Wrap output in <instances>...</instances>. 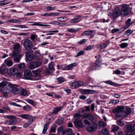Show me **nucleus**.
Wrapping results in <instances>:
<instances>
[{
    "label": "nucleus",
    "mask_w": 135,
    "mask_h": 135,
    "mask_svg": "<svg viewBox=\"0 0 135 135\" xmlns=\"http://www.w3.org/2000/svg\"><path fill=\"white\" fill-rule=\"evenodd\" d=\"M121 8L120 10L118 8H115L114 10L113 16L114 18H116L119 15L123 17L127 16L130 12V7L127 4H124L121 5Z\"/></svg>",
    "instance_id": "obj_1"
},
{
    "label": "nucleus",
    "mask_w": 135,
    "mask_h": 135,
    "mask_svg": "<svg viewBox=\"0 0 135 135\" xmlns=\"http://www.w3.org/2000/svg\"><path fill=\"white\" fill-rule=\"evenodd\" d=\"M124 109V107L119 106L113 110L112 112L115 114L116 118L117 119H122L124 118V116L123 114Z\"/></svg>",
    "instance_id": "obj_2"
},
{
    "label": "nucleus",
    "mask_w": 135,
    "mask_h": 135,
    "mask_svg": "<svg viewBox=\"0 0 135 135\" xmlns=\"http://www.w3.org/2000/svg\"><path fill=\"white\" fill-rule=\"evenodd\" d=\"M23 41L22 44L25 48L27 50H31L33 47V43L30 40L28 39H26L23 40L21 42Z\"/></svg>",
    "instance_id": "obj_3"
},
{
    "label": "nucleus",
    "mask_w": 135,
    "mask_h": 135,
    "mask_svg": "<svg viewBox=\"0 0 135 135\" xmlns=\"http://www.w3.org/2000/svg\"><path fill=\"white\" fill-rule=\"evenodd\" d=\"M8 86L12 89V92L13 94H16L19 93L20 90L17 85L13 84L12 83H9Z\"/></svg>",
    "instance_id": "obj_4"
},
{
    "label": "nucleus",
    "mask_w": 135,
    "mask_h": 135,
    "mask_svg": "<svg viewBox=\"0 0 135 135\" xmlns=\"http://www.w3.org/2000/svg\"><path fill=\"white\" fill-rule=\"evenodd\" d=\"M83 122L82 119H76L74 122V124L76 127L82 128L85 127Z\"/></svg>",
    "instance_id": "obj_5"
},
{
    "label": "nucleus",
    "mask_w": 135,
    "mask_h": 135,
    "mask_svg": "<svg viewBox=\"0 0 135 135\" xmlns=\"http://www.w3.org/2000/svg\"><path fill=\"white\" fill-rule=\"evenodd\" d=\"M24 76L25 78L26 79L35 80L34 78V76H33L32 73L29 70L26 71L24 73Z\"/></svg>",
    "instance_id": "obj_6"
},
{
    "label": "nucleus",
    "mask_w": 135,
    "mask_h": 135,
    "mask_svg": "<svg viewBox=\"0 0 135 135\" xmlns=\"http://www.w3.org/2000/svg\"><path fill=\"white\" fill-rule=\"evenodd\" d=\"M21 45L19 43L15 44L13 46V55L16 54H19L21 51L20 49Z\"/></svg>",
    "instance_id": "obj_7"
},
{
    "label": "nucleus",
    "mask_w": 135,
    "mask_h": 135,
    "mask_svg": "<svg viewBox=\"0 0 135 135\" xmlns=\"http://www.w3.org/2000/svg\"><path fill=\"white\" fill-rule=\"evenodd\" d=\"M97 128V125L95 123H94L91 126H87L86 127V129L88 132H92L96 131Z\"/></svg>",
    "instance_id": "obj_8"
},
{
    "label": "nucleus",
    "mask_w": 135,
    "mask_h": 135,
    "mask_svg": "<svg viewBox=\"0 0 135 135\" xmlns=\"http://www.w3.org/2000/svg\"><path fill=\"white\" fill-rule=\"evenodd\" d=\"M8 87L7 86L5 88H3L1 90L3 93V95L4 97H8V94L11 92V90L10 88H8Z\"/></svg>",
    "instance_id": "obj_9"
},
{
    "label": "nucleus",
    "mask_w": 135,
    "mask_h": 135,
    "mask_svg": "<svg viewBox=\"0 0 135 135\" xmlns=\"http://www.w3.org/2000/svg\"><path fill=\"white\" fill-rule=\"evenodd\" d=\"M11 56L13 58V61L15 62L16 63H19L20 62V60L22 57L21 55L19 54H12Z\"/></svg>",
    "instance_id": "obj_10"
},
{
    "label": "nucleus",
    "mask_w": 135,
    "mask_h": 135,
    "mask_svg": "<svg viewBox=\"0 0 135 135\" xmlns=\"http://www.w3.org/2000/svg\"><path fill=\"white\" fill-rule=\"evenodd\" d=\"M101 61L99 59H98L96 61L95 63L92 64L91 66L92 69L95 70L96 68L100 67L101 64Z\"/></svg>",
    "instance_id": "obj_11"
},
{
    "label": "nucleus",
    "mask_w": 135,
    "mask_h": 135,
    "mask_svg": "<svg viewBox=\"0 0 135 135\" xmlns=\"http://www.w3.org/2000/svg\"><path fill=\"white\" fill-rule=\"evenodd\" d=\"M96 92V91L94 90L84 89L81 91V93L83 94H91L95 93Z\"/></svg>",
    "instance_id": "obj_12"
},
{
    "label": "nucleus",
    "mask_w": 135,
    "mask_h": 135,
    "mask_svg": "<svg viewBox=\"0 0 135 135\" xmlns=\"http://www.w3.org/2000/svg\"><path fill=\"white\" fill-rule=\"evenodd\" d=\"M26 56L27 59L28 61L32 60L34 58L33 55L30 52H26Z\"/></svg>",
    "instance_id": "obj_13"
},
{
    "label": "nucleus",
    "mask_w": 135,
    "mask_h": 135,
    "mask_svg": "<svg viewBox=\"0 0 135 135\" xmlns=\"http://www.w3.org/2000/svg\"><path fill=\"white\" fill-rule=\"evenodd\" d=\"M4 63L8 67L12 66L13 64V61L9 59H5L4 61Z\"/></svg>",
    "instance_id": "obj_14"
},
{
    "label": "nucleus",
    "mask_w": 135,
    "mask_h": 135,
    "mask_svg": "<svg viewBox=\"0 0 135 135\" xmlns=\"http://www.w3.org/2000/svg\"><path fill=\"white\" fill-rule=\"evenodd\" d=\"M20 117L23 118L27 119H30L33 121V117L32 116L28 114H22Z\"/></svg>",
    "instance_id": "obj_15"
},
{
    "label": "nucleus",
    "mask_w": 135,
    "mask_h": 135,
    "mask_svg": "<svg viewBox=\"0 0 135 135\" xmlns=\"http://www.w3.org/2000/svg\"><path fill=\"white\" fill-rule=\"evenodd\" d=\"M28 23H33L31 24V25L32 26H49V25H48L42 24L40 22H33L32 21H30L28 22Z\"/></svg>",
    "instance_id": "obj_16"
},
{
    "label": "nucleus",
    "mask_w": 135,
    "mask_h": 135,
    "mask_svg": "<svg viewBox=\"0 0 135 135\" xmlns=\"http://www.w3.org/2000/svg\"><path fill=\"white\" fill-rule=\"evenodd\" d=\"M83 118H88L91 121H93L94 118V116L89 113H88L86 115L84 116Z\"/></svg>",
    "instance_id": "obj_17"
},
{
    "label": "nucleus",
    "mask_w": 135,
    "mask_h": 135,
    "mask_svg": "<svg viewBox=\"0 0 135 135\" xmlns=\"http://www.w3.org/2000/svg\"><path fill=\"white\" fill-rule=\"evenodd\" d=\"M131 20L130 18L126 21V25L124 26L123 27L124 30L129 27L131 25L132 23L131 22Z\"/></svg>",
    "instance_id": "obj_18"
},
{
    "label": "nucleus",
    "mask_w": 135,
    "mask_h": 135,
    "mask_svg": "<svg viewBox=\"0 0 135 135\" xmlns=\"http://www.w3.org/2000/svg\"><path fill=\"white\" fill-rule=\"evenodd\" d=\"M131 109L129 108H126L124 112L123 111V115L124 116V118L127 115H129L131 113Z\"/></svg>",
    "instance_id": "obj_19"
},
{
    "label": "nucleus",
    "mask_w": 135,
    "mask_h": 135,
    "mask_svg": "<svg viewBox=\"0 0 135 135\" xmlns=\"http://www.w3.org/2000/svg\"><path fill=\"white\" fill-rule=\"evenodd\" d=\"M9 83H11L8 82L7 81H2V82L0 83V89L1 90L3 88H5L4 87L6 86L7 85L8 86V84Z\"/></svg>",
    "instance_id": "obj_20"
},
{
    "label": "nucleus",
    "mask_w": 135,
    "mask_h": 135,
    "mask_svg": "<svg viewBox=\"0 0 135 135\" xmlns=\"http://www.w3.org/2000/svg\"><path fill=\"white\" fill-rule=\"evenodd\" d=\"M93 32V30H90L85 31L81 34V36H88L91 35Z\"/></svg>",
    "instance_id": "obj_21"
},
{
    "label": "nucleus",
    "mask_w": 135,
    "mask_h": 135,
    "mask_svg": "<svg viewBox=\"0 0 135 135\" xmlns=\"http://www.w3.org/2000/svg\"><path fill=\"white\" fill-rule=\"evenodd\" d=\"M77 64L74 63L69 65H67L66 67V69L67 70H71L73 67H75L76 66Z\"/></svg>",
    "instance_id": "obj_22"
},
{
    "label": "nucleus",
    "mask_w": 135,
    "mask_h": 135,
    "mask_svg": "<svg viewBox=\"0 0 135 135\" xmlns=\"http://www.w3.org/2000/svg\"><path fill=\"white\" fill-rule=\"evenodd\" d=\"M18 71L17 69L15 68H12L10 69V73L13 75H15Z\"/></svg>",
    "instance_id": "obj_23"
},
{
    "label": "nucleus",
    "mask_w": 135,
    "mask_h": 135,
    "mask_svg": "<svg viewBox=\"0 0 135 135\" xmlns=\"http://www.w3.org/2000/svg\"><path fill=\"white\" fill-rule=\"evenodd\" d=\"M20 95H21L26 96H27V91L26 89H22L20 91Z\"/></svg>",
    "instance_id": "obj_24"
},
{
    "label": "nucleus",
    "mask_w": 135,
    "mask_h": 135,
    "mask_svg": "<svg viewBox=\"0 0 135 135\" xmlns=\"http://www.w3.org/2000/svg\"><path fill=\"white\" fill-rule=\"evenodd\" d=\"M42 71L41 69H38L35 71H33V73L34 76H38L41 72Z\"/></svg>",
    "instance_id": "obj_25"
},
{
    "label": "nucleus",
    "mask_w": 135,
    "mask_h": 135,
    "mask_svg": "<svg viewBox=\"0 0 135 135\" xmlns=\"http://www.w3.org/2000/svg\"><path fill=\"white\" fill-rule=\"evenodd\" d=\"M29 68L31 70H32L36 68L35 63L34 61L31 62L30 63Z\"/></svg>",
    "instance_id": "obj_26"
},
{
    "label": "nucleus",
    "mask_w": 135,
    "mask_h": 135,
    "mask_svg": "<svg viewBox=\"0 0 135 135\" xmlns=\"http://www.w3.org/2000/svg\"><path fill=\"white\" fill-rule=\"evenodd\" d=\"M81 20V19L80 18H76L72 19L70 21V22L71 23H77Z\"/></svg>",
    "instance_id": "obj_27"
},
{
    "label": "nucleus",
    "mask_w": 135,
    "mask_h": 135,
    "mask_svg": "<svg viewBox=\"0 0 135 135\" xmlns=\"http://www.w3.org/2000/svg\"><path fill=\"white\" fill-rule=\"evenodd\" d=\"M18 68L21 70L25 69L26 68L25 64L24 63L20 64L18 66Z\"/></svg>",
    "instance_id": "obj_28"
},
{
    "label": "nucleus",
    "mask_w": 135,
    "mask_h": 135,
    "mask_svg": "<svg viewBox=\"0 0 135 135\" xmlns=\"http://www.w3.org/2000/svg\"><path fill=\"white\" fill-rule=\"evenodd\" d=\"M49 124V122H48L46 123L45 124L44 126L43 129L42 131V133L43 134H44L46 133V131L47 129V127H48V125Z\"/></svg>",
    "instance_id": "obj_29"
},
{
    "label": "nucleus",
    "mask_w": 135,
    "mask_h": 135,
    "mask_svg": "<svg viewBox=\"0 0 135 135\" xmlns=\"http://www.w3.org/2000/svg\"><path fill=\"white\" fill-rule=\"evenodd\" d=\"M49 68L52 72L54 71L55 69L54 68V63L53 62H50L49 65Z\"/></svg>",
    "instance_id": "obj_30"
},
{
    "label": "nucleus",
    "mask_w": 135,
    "mask_h": 135,
    "mask_svg": "<svg viewBox=\"0 0 135 135\" xmlns=\"http://www.w3.org/2000/svg\"><path fill=\"white\" fill-rule=\"evenodd\" d=\"M26 101L29 104H31L33 106H35L36 105V102H33L32 100L27 99L26 100Z\"/></svg>",
    "instance_id": "obj_31"
},
{
    "label": "nucleus",
    "mask_w": 135,
    "mask_h": 135,
    "mask_svg": "<svg viewBox=\"0 0 135 135\" xmlns=\"http://www.w3.org/2000/svg\"><path fill=\"white\" fill-rule=\"evenodd\" d=\"M80 30L79 28H78L76 29H75L74 28H69L68 29V31L69 32L71 33H75L78 31Z\"/></svg>",
    "instance_id": "obj_32"
},
{
    "label": "nucleus",
    "mask_w": 135,
    "mask_h": 135,
    "mask_svg": "<svg viewBox=\"0 0 135 135\" xmlns=\"http://www.w3.org/2000/svg\"><path fill=\"white\" fill-rule=\"evenodd\" d=\"M106 123L103 121H100L99 122L98 125L101 127H105L106 126Z\"/></svg>",
    "instance_id": "obj_33"
},
{
    "label": "nucleus",
    "mask_w": 135,
    "mask_h": 135,
    "mask_svg": "<svg viewBox=\"0 0 135 135\" xmlns=\"http://www.w3.org/2000/svg\"><path fill=\"white\" fill-rule=\"evenodd\" d=\"M18 121L16 120H9L8 124L9 125H12L16 124Z\"/></svg>",
    "instance_id": "obj_34"
},
{
    "label": "nucleus",
    "mask_w": 135,
    "mask_h": 135,
    "mask_svg": "<svg viewBox=\"0 0 135 135\" xmlns=\"http://www.w3.org/2000/svg\"><path fill=\"white\" fill-rule=\"evenodd\" d=\"M23 109L26 111H29L31 110V107L28 105L24 106L23 107Z\"/></svg>",
    "instance_id": "obj_35"
},
{
    "label": "nucleus",
    "mask_w": 135,
    "mask_h": 135,
    "mask_svg": "<svg viewBox=\"0 0 135 135\" xmlns=\"http://www.w3.org/2000/svg\"><path fill=\"white\" fill-rule=\"evenodd\" d=\"M20 22V21L14 19L9 20H8L7 21V22H9L12 23H16Z\"/></svg>",
    "instance_id": "obj_36"
},
{
    "label": "nucleus",
    "mask_w": 135,
    "mask_h": 135,
    "mask_svg": "<svg viewBox=\"0 0 135 135\" xmlns=\"http://www.w3.org/2000/svg\"><path fill=\"white\" fill-rule=\"evenodd\" d=\"M52 71H50L49 69H47L44 72V74L45 76H47L50 75Z\"/></svg>",
    "instance_id": "obj_37"
},
{
    "label": "nucleus",
    "mask_w": 135,
    "mask_h": 135,
    "mask_svg": "<svg viewBox=\"0 0 135 135\" xmlns=\"http://www.w3.org/2000/svg\"><path fill=\"white\" fill-rule=\"evenodd\" d=\"M102 132L104 134L107 135L109 134V132L107 129L104 128L102 129Z\"/></svg>",
    "instance_id": "obj_38"
},
{
    "label": "nucleus",
    "mask_w": 135,
    "mask_h": 135,
    "mask_svg": "<svg viewBox=\"0 0 135 135\" xmlns=\"http://www.w3.org/2000/svg\"><path fill=\"white\" fill-rule=\"evenodd\" d=\"M57 82L58 83H61L65 81L64 79V78L62 77L57 78Z\"/></svg>",
    "instance_id": "obj_39"
},
{
    "label": "nucleus",
    "mask_w": 135,
    "mask_h": 135,
    "mask_svg": "<svg viewBox=\"0 0 135 135\" xmlns=\"http://www.w3.org/2000/svg\"><path fill=\"white\" fill-rule=\"evenodd\" d=\"M4 117L5 118L16 119L17 118L15 116L12 115H5L4 116Z\"/></svg>",
    "instance_id": "obj_40"
},
{
    "label": "nucleus",
    "mask_w": 135,
    "mask_h": 135,
    "mask_svg": "<svg viewBox=\"0 0 135 135\" xmlns=\"http://www.w3.org/2000/svg\"><path fill=\"white\" fill-rule=\"evenodd\" d=\"M35 64V66L36 68L40 66L42 64V62L41 61H34Z\"/></svg>",
    "instance_id": "obj_41"
},
{
    "label": "nucleus",
    "mask_w": 135,
    "mask_h": 135,
    "mask_svg": "<svg viewBox=\"0 0 135 135\" xmlns=\"http://www.w3.org/2000/svg\"><path fill=\"white\" fill-rule=\"evenodd\" d=\"M128 45V43H123L121 44L120 45V46L122 48H124L127 47Z\"/></svg>",
    "instance_id": "obj_42"
},
{
    "label": "nucleus",
    "mask_w": 135,
    "mask_h": 135,
    "mask_svg": "<svg viewBox=\"0 0 135 135\" xmlns=\"http://www.w3.org/2000/svg\"><path fill=\"white\" fill-rule=\"evenodd\" d=\"M59 32L58 30H55V31H45L44 32H51V33H47L46 34V35H53L54 33H52V32Z\"/></svg>",
    "instance_id": "obj_43"
},
{
    "label": "nucleus",
    "mask_w": 135,
    "mask_h": 135,
    "mask_svg": "<svg viewBox=\"0 0 135 135\" xmlns=\"http://www.w3.org/2000/svg\"><path fill=\"white\" fill-rule=\"evenodd\" d=\"M33 121L31 120L28 121L26 123L23 125V127L24 128L28 126H29L31 123Z\"/></svg>",
    "instance_id": "obj_44"
},
{
    "label": "nucleus",
    "mask_w": 135,
    "mask_h": 135,
    "mask_svg": "<svg viewBox=\"0 0 135 135\" xmlns=\"http://www.w3.org/2000/svg\"><path fill=\"white\" fill-rule=\"evenodd\" d=\"M63 122V119L62 118L58 119L56 120V123L58 125H60Z\"/></svg>",
    "instance_id": "obj_45"
},
{
    "label": "nucleus",
    "mask_w": 135,
    "mask_h": 135,
    "mask_svg": "<svg viewBox=\"0 0 135 135\" xmlns=\"http://www.w3.org/2000/svg\"><path fill=\"white\" fill-rule=\"evenodd\" d=\"M71 86H72L75 88H77L79 87L78 82L73 83L71 84Z\"/></svg>",
    "instance_id": "obj_46"
},
{
    "label": "nucleus",
    "mask_w": 135,
    "mask_h": 135,
    "mask_svg": "<svg viewBox=\"0 0 135 135\" xmlns=\"http://www.w3.org/2000/svg\"><path fill=\"white\" fill-rule=\"evenodd\" d=\"M55 124L53 125L50 128L51 132H55Z\"/></svg>",
    "instance_id": "obj_47"
},
{
    "label": "nucleus",
    "mask_w": 135,
    "mask_h": 135,
    "mask_svg": "<svg viewBox=\"0 0 135 135\" xmlns=\"http://www.w3.org/2000/svg\"><path fill=\"white\" fill-rule=\"evenodd\" d=\"M49 24L53 25H59L60 23L57 21H51L49 23Z\"/></svg>",
    "instance_id": "obj_48"
},
{
    "label": "nucleus",
    "mask_w": 135,
    "mask_h": 135,
    "mask_svg": "<svg viewBox=\"0 0 135 135\" xmlns=\"http://www.w3.org/2000/svg\"><path fill=\"white\" fill-rule=\"evenodd\" d=\"M117 124L120 126H123L124 124V123L122 121L120 120H118L117 121Z\"/></svg>",
    "instance_id": "obj_49"
},
{
    "label": "nucleus",
    "mask_w": 135,
    "mask_h": 135,
    "mask_svg": "<svg viewBox=\"0 0 135 135\" xmlns=\"http://www.w3.org/2000/svg\"><path fill=\"white\" fill-rule=\"evenodd\" d=\"M94 47V45H91L88 46L85 49L86 50H88L92 49Z\"/></svg>",
    "instance_id": "obj_50"
},
{
    "label": "nucleus",
    "mask_w": 135,
    "mask_h": 135,
    "mask_svg": "<svg viewBox=\"0 0 135 135\" xmlns=\"http://www.w3.org/2000/svg\"><path fill=\"white\" fill-rule=\"evenodd\" d=\"M56 9V7H51L50 6H49L47 7L46 8V9L47 10L50 11L51 10H53L55 9Z\"/></svg>",
    "instance_id": "obj_51"
},
{
    "label": "nucleus",
    "mask_w": 135,
    "mask_h": 135,
    "mask_svg": "<svg viewBox=\"0 0 135 135\" xmlns=\"http://www.w3.org/2000/svg\"><path fill=\"white\" fill-rule=\"evenodd\" d=\"M16 75V77L18 78H20L22 76V73L20 72H18V71Z\"/></svg>",
    "instance_id": "obj_52"
},
{
    "label": "nucleus",
    "mask_w": 135,
    "mask_h": 135,
    "mask_svg": "<svg viewBox=\"0 0 135 135\" xmlns=\"http://www.w3.org/2000/svg\"><path fill=\"white\" fill-rule=\"evenodd\" d=\"M100 47V48L101 49H103L106 47L107 46V45L105 44H102L99 46Z\"/></svg>",
    "instance_id": "obj_53"
},
{
    "label": "nucleus",
    "mask_w": 135,
    "mask_h": 135,
    "mask_svg": "<svg viewBox=\"0 0 135 135\" xmlns=\"http://www.w3.org/2000/svg\"><path fill=\"white\" fill-rule=\"evenodd\" d=\"M120 102L118 100H113L110 101V103H112L114 104H116Z\"/></svg>",
    "instance_id": "obj_54"
},
{
    "label": "nucleus",
    "mask_w": 135,
    "mask_h": 135,
    "mask_svg": "<svg viewBox=\"0 0 135 135\" xmlns=\"http://www.w3.org/2000/svg\"><path fill=\"white\" fill-rule=\"evenodd\" d=\"M119 129V127L117 126H114L112 128V130L113 131H116L118 130Z\"/></svg>",
    "instance_id": "obj_55"
},
{
    "label": "nucleus",
    "mask_w": 135,
    "mask_h": 135,
    "mask_svg": "<svg viewBox=\"0 0 135 135\" xmlns=\"http://www.w3.org/2000/svg\"><path fill=\"white\" fill-rule=\"evenodd\" d=\"M87 41V40L86 39H83L81 41H79L78 42V43L79 44H81L84 43H85Z\"/></svg>",
    "instance_id": "obj_56"
},
{
    "label": "nucleus",
    "mask_w": 135,
    "mask_h": 135,
    "mask_svg": "<svg viewBox=\"0 0 135 135\" xmlns=\"http://www.w3.org/2000/svg\"><path fill=\"white\" fill-rule=\"evenodd\" d=\"M72 132V129L70 128H68L66 130V133L68 134H70Z\"/></svg>",
    "instance_id": "obj_57"
},
{
    "label": "nucleus",
    "mask_w": 135,
    "mask_h": 135,
    "mask_svg": "<svg viewBox=\"0 0 135 135\" xmlns=\"http://www.w3.org/2000/svg\"><path fill=\"white\" fill-rule=\"evenodd\" d=\"M84 123L85 124L89 125L90 123L87 119H85L83 120Z\"/></svg>",
    "instance_id": "obj_58"
},
{
    "label": "nucleus",
    "mask_w": 135,
    "mask_h": 135,
    "mask_svg": "<svg viewBox=\"0 0 135 135\" xmlns=\"http://www.w3.org/2000/svg\"><path fill=\"white\" fill-rule=\"evenodd\" d=\"M84 53V52L83 51H80L77 54V55L76 56V57H77L79 56L83 55Z\"/></svg>",
    "instance_id": "obj_59"
},
{
    "label": "nucleus",
    "mask_w": 135,
    "mask_h": 135,
    "mask_svg": "<svg viewBox=\"0 0 135 135\" xmlns=\"http://www.w3.org/2000/svg\"><path fill=\"white\" fill-rule=\"evenodd\" d=\"M8 69L7 68L5 69L2 68L1 69V72L3 73H5L7 71Z\"/></svg>",
    "instance_id": "obj_60"
},
{
    "label": "nucleus",
    "mask_w": 135,
    "mask_h": 135,
    "mask_svg": "<svg viewBox=\"0 0 135 135\" xmlns=\"http://www.w3.org/2000/svg\"><path fill=\"white\" fill-rule=\"evenodd\" d=\"M132 31H131L130 29H129L126 31L125 33L126 34H129V35H130L132 33Z\"/></svg>",
    "instance_id": "obj_61"
},
{
    "label": "nucleus",
    "mask_w": 135,
    "mask_h": 135,
    "mask_svg": "<svg viewBox=\"0 0 135 135\" xmlns=\"http://www.w3.org/2000/svg\"><path fill=\"white\" fill-rule=\"evenodd\" d=\"M65 18H66V17H60L58 18V21L60 22H63L66 21L64 20Z\"/></svg>",
    "instance_id": "obj_62"
},
{
    "label": "nucleus",
    "mask_w": 135,
    "mask_h": 135,
    "mask_svg": "<svg viewBox=\"0 0 135 135\" xmlns=\"http://www.w3.org/2000/svg\"><path fill=\"white\" fill-rule=\"evenodd\" d=\"M78 83L79 87L84 85V83L82 81H78Z\"/></svg>",
    "instance_id": "obj_63"
},
{
    "label": "nucleus",
    "mask_w": 135,
    "mask_h": 135,
    "mask_svg": "<svg viewBox=\"0 0 135 135\" xmlns=\"http://www.w3.org/2000/svg\"><path fill=\"white\" fill-rule=\"evenodd\" d=\"M37 37L35 35H33L31 36L30 37L31 39L33 41Z\"/></svg>",
    "instance_id": "obj_64"
}]
</instances>
